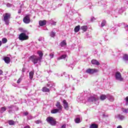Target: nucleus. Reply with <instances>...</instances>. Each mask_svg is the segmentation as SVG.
<instances>
[{
	"mask_svg": "<svg viewBox=\"0 0 128 128\" xmlns=\"http://www.w3.org/2000/svg\"><path fill=\"white\" fill-rule=\"evenodd\" d=\"M37 54L39 56V57L36 55H32L29 58L30 60H31L34 64H36L42 62V56H44V53H42V51H38Z\"/></svg>",
	"mask_w": 128,
	"mask_h": 128,
	"instance_id": "obj_1",
	"label": "nucleus"
},
{
	"mask_svg": "<svg viewBox=\"0 0 128 128\" xmlns=\"http://www.w3.org/2000/svg\"><path fill=\"white\" fill-rule=\"evenodd\" d=\"M12 16L10 13H5L3 14L4 21L5 22V24L8 25L10 24V19Z\"/></svg>",
	"mask_w": 128,
	"mask_h": 128,
	"instance_id": "obj_2",
	"label": "nucleus"
},
{
	"mask_svg": "<svg viewBox=\"0 0 128 128\" xmlns=\"http://www.w3.org/2000/svg\"><path fill=\"white\" fill-rule=\"evenodd\" d=\"M46 120L47 122L51 126H54L56 124V119L52 117H48Z\"/></svg>",
	"mask_w": 128,
	"mask_h": 128,
	"instance_id": "obj_3",
	"label": "nucleus"
},
{
	"mask_svg": "<svg viewBox=\"0 0 128 128\" xmlns=\"http://www.w3.org/2000/svg\"><path fill=\"white\" fill-rule=\"evenodd\" d=\"M29 38L28 36L26 35V33L22 32L19 35L18 38L20 40H21V42H23V40H28Z\"/></svg>",
	"mask_w": 128,
	"mask_h": 128,
	"instance_id": "obj_4",
	"label": "nucleus"
},
{
	"mask_svg": "<svg viewBox=\"0 0 128 128\" xmlns=\"http://www.w3.org/2000/svg\"><path fill=\"white\" fill-rule=\"evenodd\" d=\"M86 74H96V72H98V70L96 68H88L86 70Z\"/></svg>",
	"mask_w": 128,
	"mask_h": 128,
	"instance_id": "obj_5",
	"label": "nucleus"
},
{
	"mask_svg": "<svg viewBox=\"0 0 128 128\" xmlns=\"http://www.w3.org/2000/svg\"><path fill=\"white\" fill-rule=\"evenodd\" d=\"M98 97L96 95H93L92 96H90L88 98V102H96L98 100Z\"/></svg>",
	"mask_w": 128,
	"mask_h": 128,
	"instance_id": "obj_6",
	"label": "nucleus"
},
{
	"mask_svg": "<svg viewBox=\"0 0 128 128\" xmlns=\"http://www.w3.org/2000/svg\"><path fill=\"white\" fill-rule=\"evenodd\" d=\"M115 77L117 80H120V82H122L124 80V78H122V74L119 72H117L116 73Z\"/></svg>",
	"mask_w": 128,
	"mask_h": 128,
	"instance_id": "obj_7",
	"label": "nucleus"
},
{
	"mask_svg": "<svg viewBox=\"0 0 128 128\" xmlns=\"http://www.w3.org/2000/svg\"><path fill=\"white\" fill-rule=\"evenodd\" d=\"M23 22L24 24H30V15H26L23 18Z\"/></svg>",
	"mask_w": 128,
	"mask_h": 128,
	"instance_id": "obj_8",
	"label": "nucleus"
},
{
	"mask_svg": "<svg viewBox=\"0 0 128 128\" xmlns=\"http://www.w3.org/2000/svg\"><path fill=\"white\" fill-rule=\"evenodd\" d=\"M62 104L64 106V108L65 110H68V103L66 102V100H64L62 101Z\"/></svg>",
	"mask_w": 128,
	"mask_h": 128,
	"instance_id": "obj_9",
	"label": "nucleus"
},
{
	"mask_svg": "<svg viewBox=\"0 0 128 128\" xmlns=\"http://www.w3.org/2000/svg\"><path fill=\"white\" fill-rule=\"evenodd\" d=\"M56 106L57 109L59 110H62V106L60 104V102H57L56 104Z\"/></svg>",
	"mask_w": 128,
	"mask_h": 128,
	"instance_id": "obj_10",
	"label": "nucleus"
},
{
	"mask_svg": "<svg viewBox=\"0 0 128 128\" xmlns=\"http://www.w3.org/2000/svg\"><path fill=\"white\" fill-rule=\"evenodd\" d=\"M106 98H108V100H110V102H114V96L110 95V94H106Z\"/></svg>",
	"mask_w": 128,
	"mask_h": 128,
	"instance_id": "obj_11",
	"label": "nucleus"
},
{
	"mask_svg": "<svg viewBox=\"0 0 128 128\" xmlns=\"http://www.w3.org/2000/svg\"><path fill=\"white\" fill-rule=\"evenodd\" d=\"M60 46L61 48H66V40H62L60 44Z\"/></svg>",
	"mask_w": 128,
	"mask_h": 128,
	"instance_id": "obj_12",
	"label": "nucleus"
},
{
	"mask_svg": "<svg viewBox=\"0 0 128 128\" xmlns=\"http://www.w3.org/2000/svg\"><path fill=\"white\" fill-rule=\"evenodd\" d=\"M46 20H40L39 21V25L40 26H46Z\"/></svg>",
	"mask_w": 128,
	"mask_h": 128,
	"instance_id": "obj_13",
	"label": "nucleus"
},
{
	"mask_svg": "<svg viewBox=\"0 0 128 128\" xmlns=\"http://www.w3.org/2000/svg\"><path fill=\"white\" fill-rule=\"evenodd\" d=\"M4 60L6 64H10V58L8 56H6L4 58Z\"/></svg>",
	"mask_w": 128,
	"mask_h": 128,
	"instance_id": "obj_14",
	"label": "nucleus"
},
{
	"mask_svg": "<svg viewBox=\"0 0 128 128\" xmlns=\"http://www.w3.org/2000/svg\"><path fill=\"white\" fill-rule=\"evenodd\" d=\"M91 62H92V64H95L96 66H100V62H98V61H97L96 60H92L91 61Z\"/></svg>",
	"mask_w": 128,
	"mask_h": 128,
	"instance_id": "obj_15",
	"label": "nucleus"
},
{
	"mask_svg": "<svg viewBox=\"0 0 128 128\" xmlns=\"http://www.w3.org/2000/svg\"><path fill=\"white\" fill-rule=\"evenodd\" d=\"M88 26H83L80 27V30H82L84 32H86V30H88Z\"/></svg>",
	"mask_w": 128,
	"mask_h": 128,
	"instance_id": "obj_16",
	"label": "nucleus"
},
{
	"mask_svg": "<svg viewBox=\"0 0 128 128\" xmlns=\"http://www.w3.org/2000/svg\"><path fill=\"white\" fill-rule=\"evenodd\" d=\"M8 123L10 126H14L16 124V122L14 120H8Z\"/></svg>",
	"mask_w": 128,
	"mask_h": 128,
	"instance_id": "obj_17",
	"label": "nucleus"
},
{
	"mask_svg": "<svg viewBox=\"0 0 128 128\" xmlns=\"http://www.w3.org/2000/svg\"><path fill=\"white\" fill-rule=\"evenodd\" d=\"M80 30V26L78 25L74 28V30L75 32H78Z\"/></svg>",
	"mask_w": 128,
	"mask_h": 128,
	"instance_id": "obj_18",
	"label": "nucleus"
},
{
	"mask_svg": "<svg viewBox=\"0 0 128 128\" xmlns=\"http://www.w3.org/2000/svg\"><path fill=\"white\" fill-rule=\"evenodd\" d=\"M42 90L44 92H50V90L48 88H46V87H43L42 88Z\"/></svg>",
	"mask_w": 128,
	"mask_h": 128,
	"instance_id": "obj_19",
	"label": "nucleus"
},
{
	"mask_svg": "<svg viewBox=\"0 0 128 128\" xmlns=\"http://www.w3.org/2000/svg\"><path fill=\"white\" fill-rule=\"evenodd\" d=\"M106 95H104V94H102L100 96V100H106Z\"/></svg>",
	"mask_w": 128,
	"mask_h": 128,
	"instance_id": "obj_20",
	"label": "nucleus"
},
{
	"mask_svg": "<svg viewBox=\"0 0 128 128\" xmlns=\"http://www.w3.org/2000/svg\"><path fill=\"white\" fill-rule=\"evenodd\" d=\"M90 128H98V126L96 124H92L90 126Z\"/></svg>",
	"mask_w": 128,
	"mask_h": 128,
	"instance_id": "obj_21",
	"label": "nucleus"
},
{
	"mask_svg": "<svg viewBox=\"0 0 128 128\" xmlns=\"http://www.w3.org/2000/svg\"><path fill=\"white\" fill-rule=\"evenodd\" d=\"M60 112V110L58 108L54 109L51 110L52 114H57V112Z\"/></svg>",
	"mask_w": 128,
	"mask_h": 128,
	"instance_id": "obj_22",
	"label": "nucleus"
},
{
	"mask_svg": "<svg viewBox=\"0 0 128 128\" xmlns=\"http://www.w3.org/2000/svg\"><path fill=\"white\" fill-rule=\"evenodd\" d=\"M118 118L120 120H124V116L121 114L118 115Z\"/></svg>",
	"mask_w": 128,
	"mask_h": 128,
	"instance_id": "obj_23",
	"label": "nucleus"
},
{
	"mask_svg": "<svg viewBox=\"0 0 128 128\" xmlns=\"http://www.w3.org/2000/svg\"><path fill=\"white\" fill-rule=\"evenodd\" d=\"M19 32H26V30L20 27L18 28Z\"/></svg>",
	"mask_w": 128,
	"mask_h": 128,
	"instance_id": "obj_24",
	"label": "nucleus"
},
{
	"mask_svg": "<svg viewBox=\"0 0 128 128\" xmlns=\"http://www.w3.org/2000/svg\"><path fill=\"white\" fill-rule=\"evenodd\" d=\"M29 76H30V80H32V78H34V72H30L29 74Z\"/></svg>",
	"mask_w": 128,
	"mask_h": 128,
	"instance_id": "obj_25",
	"label": "nucleus"
},
{
	"mask_svg": "<svg viewBox=\"0 0 128 128\" xmlns=\"http://www.w3.org/2000/svg\"><path fill=\"white\" fill-rule=\"evenodd\" d=\"M106 24V20H103L101 24V26L102 28Z\"/></svg>",
	"mask_w": 128,
	"mask_h": 128,
	"instance_id": "obj_26",
	"label": "nucleus"
},
{
	"mask_svg": "<svg viewBox=\"0 0 128 128\" xmlns=\"http://www.w3.org/2000/svg\"><path fill=\"white\" fill-rule=\"evenodd\" d=\"M74 122L76 124H80V118H77L74 120Z\"/></svg>",
	"mask_w": 128,
	"mask_h": 128,
	"instance_id": "obj_27",
	"label": "nucleus"
},
{
	"mask_svg": "<svg viewBox=\"0 0 128 128\" xmlns=\"http://www.w3.org/2000/svg\"><path fill=\"white\" fill-rule=\"evenodd\" d=\"M2 44H6L8 42V39L6 38H2Z\"/></svg>",
	"mask_w": 128,
	"mask_h": 128,
	"instance_id": "obj_28",
	"label": "nucleus"
},
{
	"mask_svg": "<svg viewBox=\"0 0 128 128\" xmlns=\"http://www.w3.org/2000/svg\"><path fill=\"white\" fill-rule=\"evenodd\" d=\"M6 107H2V108H1L0 112L2 113L4 112H6Z\"/></svg>",
	"mask_w": 128,
	"mask_h": 128,
	"instance_id": "obj_29",
	"label": "nucleus"
},
{
	"mask_svg": "<svg viewBox=\"0 0 128 128\" xmlns=\"http://www.w3.org/2000/svg\"><path fill=\"white\" fill-rule=\"evenodd\" d=\"M123 60H128V55L126 54H125L124 56H123Z\"/></svg>",
	"mask_w": 128,
	"mask_h": 128,
	"instance_id": "obj_30",
	"label": "nucleus"
},
{
	"mask_svg": "<svg viewBox=\"0 0 128 128\" xmlns=\"http://www.w3.org/2000/svg\"><path fill=\"white\" fill-rule=\"evenodd\" d=\"M66 58V55L64 54L62 55L61 56L58 58V60H63L64 58Z\"/></svg>",
	"mask_w": 128,
	"mask_h": 128,
	"instance_id": "obj_31",
	"label": "nucleus"
},
{
	"mask_svg": "<svg viewBox=\"0 0 128 128\" xmlns=\"http://www.w3.org/2000/svg\"><path fill=\"white\" fill-rule=\"evenodd\" d=\"M8 112H9V114H12L14 112V108L8 109Z\"/></svg>",
	"mask_w": 128,
	"mask_h": 128,
	"instance_id": "obj_32",
	"label": "nucleus"
},
{
	"mask_svg": "<svg viewBox=\"0 0 128 128\" xmlns=\"http://www.w3.org/2000/svg\"><path fill=\"white\" fill-rule=\"evenodd\" d=\"M70 92H74V86H72L71 87H70Z\"/></svg>",
	"mask_w": 128,
	"mask_h": 128,
	"instance_id": "obj_33",
	"label": "nucleus"
},
{
	"mask_svg": "<svg viewBox=\"0 0 128 128\" xmlns=\"http://www.w3.org/2000/svg\"><path fill=\"white\" fill-rule=\"evenodd\" d=\"M50 36H51L52 38H54V36H56V33H54V32H51L50 34Z\"/></svg>",
	"mask_w": 128,
	"mask_h": 128,
	"instance_id": "obj_34",
	"label": "nucleus"
},
{
	"mask_svg": "<svg viewBox=\"0 0 128 128\" xmlns=\"http://www.w3.org/2000/svg\"><path fill=\"white\" fill-rule=\"evenodd\" d=\"M49 56L50 57V58H52L54 56V54L51 53L49 54Z\"/></svg>",
	"mask_w": 128,
	"mask_h": 128,
	"instance_id": "obj_35",
	"label": "nucleus"
},
{
	"mask_svg": "<svg viewBox=\"0 0 128 128\" xmlns=\"http://www.w3.org/2000/svg\"><path fill=\"white\" fill-rule=\"evenodd\" d=\"M8 110L12 109V108H14V106H13V105H10V106H8Z\"/></svg>",
	"mask_w": 128,
	"mask_h": 128,
	"instance_id": "obj_36",
	"label": "nucleus"
},
{
	"mask_svg": "<svg viewBox=\"0 0 128 128\" xmlns=\"http://www.w3.org/2000/svg\"><path fill=\"white\" fill-rule=\"evenodd\" d=\"M27 118L28 120H32V118H34V117H32V116L30 115L27 116Z\"/></svg>",
	"mask_w": 128,
	"mask_h": 128,
	"instance_id": "obj_37",
	"label": "nucleus"
},
{
	"mask_svg": "<svg viewBox=\"0 0 128 128\" xmlns=\"http://www.w3.org/2000/svg\"><path fill=\"white\" fill-rule=\"evenodd\" d=\"M28 112H26L23 113V116H28Z\"/></svg>",
	"mask_w": 128,
	"mask_h": 128,
	"instance_id": "obj_38",
	"label": "nucleus"
},
{
	"mask_svg": "<svg viewBox=\"0 0 128 128\" xmlns=\"http://www.w3.org/2000/svg\"><path fill=\"white\" fill-rule=\"evenodd\" d=\"M35 122L37 124H41L42 123V121H40V120H37L35 121Z\"/></svg>",
	"mask_w": 128,
	"mask_h": 128,
	"instance_id": "obj_39",
	"label": "nucleus"
},
{
	"mask_svg": "<svg viewBox=\"0 0 128 128\" xmlns=\"http://www.w3.org/2000/svg\"><path fill=\"white\" fill-rule=\"evenodd\" d=\"M126 106H128V96L126 98Z\"/></svg>",
	"mask_w": 128,
	"mask_h": 128,
	"instance_id": "obj_40",
	"label": "nucleus"
},
{
	"mask_svg": "<svg viewBox=\"0 0 128 128\" xmlns=\"http://www.w3.org/2000/svg\"><path fill=\"white\" fill-rule=\"evenodd\" d=\"M86 38H90V33H86Z\"/></svg>",
	"mask_w": 128,
	"mask_h": 128,
	"instance_id": "obj_41",
	"label": "nucleus"
},
{
	"mask_svg": "<svg viewBox=\"0 0 128 128\" xmlns=\"http://www.w3.org/2000/svg\"><path fill=\"white\" fill-rule=\"evenodd\" d=\"M123 112H126V114H128V109H124L122 110Z\"/></svg>",
	"mask_w": 128,
	"mask_h": 128,
	"instance_id": "obj_42",
	"label": "nucleus"
},
{
	"mask_svg": "<svg viewBox=\"0 0 128 128\" xmlns=\"http://www.w3.org/2000/svg\"><path fill=\"white\" fill-rule=\"evenodd\" d=\"M22 82V78H20L18 80H17V84H20Z\"/></svg>",
	"mask_w": 128,
	"mask_h": 128,
	"instance_id": "obj_43",
	"label": "nucleus"
},
{
	"mask_svg": "<svg viewBox=\"0 0 128 128\" xmlns=\"http://www.w3.org/2000/svg\"><path fill=\"white\" fill-rule=\"evenodd\" d=\"M64 75L65 76L66 78H68V76H69V75L66 74L65 72L64 73Z\"/></svg>",
	"mask_w": 128,
	"mask_h": 128,
	"instance_id": "obj_44",
	"label": "nucleus"
},
{
	"mask_svg": "<svg viewBox=\"0 0 128 128\" xmlns=\"http://www.w3.org/2000/svg\"><path fill=\"white\" fill-rule=\"evenodd\" d=\"M56 74V76H58V78H60V76H62V74H61L60 75V74Z\"/></svg>",
	"mask_w": 128,
	"mask_h": 128,
	"instance_id": "obj_45",
	"label": "nucleus"
},
{
	"mask_svg": "<svg viewBox=\"0 0 128 128\" xmlns=\"http://www.w3.org/2000/svg\"><path fill=\"white\" fill-rule=\"evenodd\" d=\"M4 74V72L2 70H0V76H1V74Z\"/></svg>",
	"mask_w": 128,
	"mask_h": 128,
	"instance_id": "obj_46",
	"label": "nucleus"
},
{
	"mask_svg": "<svg viewBox=\"0 0 128 128\" xmlns=\"http://www.w3.org/2000/svg\"><path fill=\"white\" fill-rule=\"evenodd\" d=\"M43 39H44V38H39L38 40H39V42H41V40H42Z\"/></svg>",
	"mask_w": 128,
	"mask_h": 128,
	"instance_id": "obj_47",
	"label": "nucleus"
},
{
	"mask_svg": "<svg viewBox=\"0 0 128 128\" xmlns=\"http://www.w3.org/2000/svg\"><path fill=\"white\" fill-rule=\"evenodd\" d=\"M24 128H30V126H24Z\"/></svg>",
	"mask_w": 128,
	"mask_h": 128,
	"instance_id": "obj_48",
	"label": "nucleus"
},
{
	"mask_svg": "<svg viewBox=\"0 0 128 128\" xmlns=\"http://www.w3.org/2000/svg\"><path fill=\"white\" fill-rule=\"evenodd\" d=\"M26 72V69L24 68H23L22 69V72Z\"/></svg>",
	"mask_w": 128,
	"mask_h": 128,
	"instance_id": "obj_49",
	"label": "nucleus"
},
{
	"mask_svg": "<svg viewBox=\"0 0 128 128\" xmlns=\"http://www.w3.org/2000/svg\"><path fill=\"white\" fill-rule=\"evenodd\" d=\"M22 12V9H20L18 11V14H20Z\"/></svg>",
	"mask_w": 128,
	"mask_h": 128,
	"instance_id": "obj_50",
	"label": "nucleus"
},
{
	"mask_svg": "<svg viewBox=\"0 0 128 128\" xmlns=\"http://www.w3.org/2000/svg\"><path fill=\"white\" fill-rule=\"evenodd\" d=\"M12 6V4H10V3H8L7 4V6Z\"/></svg>",
	"mask_w": 128,
	"mask_h": 128,
	"instance_id": "obj_51",
	"label": "nucleus"
},
{
	"mask_svg": "<svg viewBox=\"0 0 128 128\" xmlns=\"http://www.w3.org/2000/svg\"><path fill=\"white\" fill-rule=\"evenodd\" d=\"M117 128H122V126H118Z\"/></svg>",
	"mask_w": 128,
	"mask_h": 128,
	"instance_id": "obj_52",
	"label": "nucleus"
},
{
	"mask_svg": "<svg viewBox=\"0 0 128 128\" xmlns=\"http://www.w3.org/2000/svg\"><path fill=\"white\" fill-rule=\"evenodd\" d=\"M2 42L0 41V46H2Z\"/></svg>",
	"mask_w": 128,
	"mask_h": 128,
	"instance_id": "obj_53",
	"label": "nucleus"
},
{
	"mask_svg": "<svg viewBox=\"0 0 128 128\" xmlns=\"http://www.w3.org/2000/svg\"><path fill=\"white\" fill-rule=\"evenodd\" d=\"M80 82V80H77V82L76 84H78V82Z\"/></svg>",
	"mask_w": 128,
	"mask_h": 128,
	"instance_id": "obj_54",
	"label": "nucleus"
},
{
	"mask_svg": "<svg viewBox=\"0 0 128 128\" xmlns=\"http://www.w3.org/2000/svg\"><path fill=\"white\" fill-rule=\"evenodd\" d=\"M47 86H50V84H47Z\"/></svg>",
	"mask_w": 128,
	"mask_h": 128,
	"instance_id": "obj_55",
	"label": "nucleus"
},
{
	"mask_svg": "<svg viewBox=\"0 0 128 128\" xmlns=\"http://www.w3.org/2000/svg\"><path fill=\"white\" fill-rule=\"evenodd\" d=\"M16 108H17V110H18V107H16Z\"/></svg>",
	"mask_w": 128,
	"mask_h": 128,
	"instance_id": "obj_56",
	"label": "nucleus"
},
{
	"mask_svg": "<svg viewBox=\"0 0 128 128\" xmlns=\"http://www.w3.org/2000/svg\"><path fill=\"white\" fill-rule=\"evenodd\" d=\"M103 116H104V114H103Z\"/></svg>",
	"mask_w": 128,
	"mask_h": 128,
	"instance_id": "obj_57",
	"label": "nucleus"
},
{
	"mask_svg": "<svg viewBox=\"0 0 128 128\" xmlns=\"http://www.w3.org/2000/svg\"><path fill=\"white\" fill-rule=\"evenodd\" d=\"M126 26H128V25H127V26H126Z\"/></svg>",
	"mask_w": 128,
	"mask_h": 128,
	"instance_id": "obj_58",
	"label": "nucleus"
}]
</instances>
